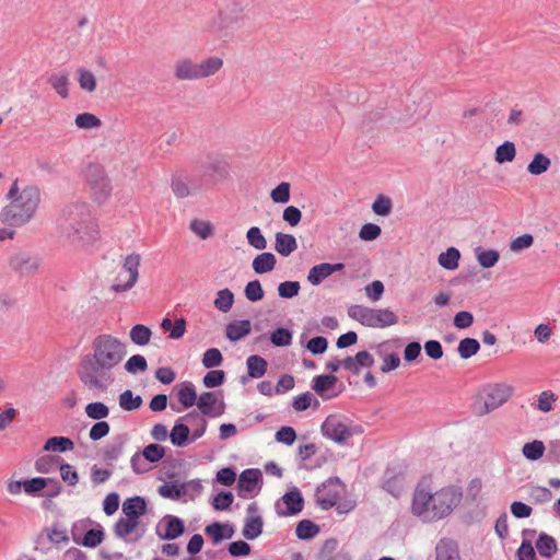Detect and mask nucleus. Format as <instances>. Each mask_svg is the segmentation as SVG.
<instances>
[{
	"instance_id": "nucleus-1",
	"label": "nucleus",
	"mask_w": 560,
	"mask_h": 560,
	"mask_svg": "<svg viewBox=\"0 0 560 560\" xmlns=\"http://www.w3.org/2000/svg\"><path fill=\"white\" fill-rule=\"evenodd\" d=\"M91 349L79 364L78 376L90 390L106 393L115 382L113 371L127 355V346L110 334H101L93 339Z\"/></svg>"
},
{
	"instance_id": "nucleus-2",
	"label": "nucleus",
	"mask_w": 560,
	"mask_h": 560,
	"mask_svg": "<svg viewBox=\"0 0 560 560\" xmlns=\"http://www.w3.org/2000/svg\"><path fill=\"white\" fill-rule=\"evenodd\" d=\"M460 488L448 486L435 492L418 486L413 492L411 511L423 522H435L448 516L462 502Z\"/></svg>"
},
{
	"instance_id": "nucleus-3",
	"label": "nucleus",
	"mask_w": 560,
	"mask_h": 560,
	"mask_svg": "<svg viewBox=\"0 0 560 560\" xmlns=\"http://www.w3.org/2000/svg\"><path fill=\"white\" fill-rule=\"evenodd\" d=\"M57 228L60 234L74 245L90 243L97 235V224L86 202L66 206L57 220Z\"/></svg>"
},
{
	"instance_id": "nucleus-4",
	"label": "nucleus",
	"mask_w": 560,
	"mask_h": 560,
	"mask_svg": "<svg viewBox=\"0 0 560 560\" xmlns=\"http://www.w3.org/2000/svg\"><path fill=\"white\" fill-rule=\"evenodd\" d=\"M11 200L0 212L2 223L10 226H22L31 221L39 203V190L36 187L28 186L19 192L15 182L8 192Z\"/></svg>"
},
{
	"instance_id": "nucleus-5",
	"label": "nucleus",
	"mask_w": 560,
	"mask_h": 560,
	"mask_svg": "<svg viewBox=\"0 0 560 560\" xmlns=\"http://www.w3.org/2000/svg\"><path fill=\"white\" fill-rule=\"evenodd\" d=\"M243 20V8L237 3H233L219 10L217 15L207 22L205 31L219 38H230L234 35Z\"/></svg>"
},
{
	"instance_id": "nucleus-6",
	"label": "nucleus",
	"mask_w": 560,
	"mask_h": 560,
	"mask_svg": "<svg viewBox=\"0 0 560 560\" xmlns=\"http://www.w3.org/2000/svg\"><path fill=\"white\" fill-rule=\"evenodd\" d=\"M350 318L372 328H385L396 325L398 317L388 308H370L363 305H352L348 310Z\"/></svg>"
},
{
	"instance_id": "nucleus-7",
	"label": "nucleus",
	"mask_w": 560,
	"mask_h": 560,
	"mask_svg": "<svg viewBox=\"0 0 560 560\" xmlns=\"http://www.w3.org/2000/svg\"><path fill=\"white\" fill-rule=\"evenodd\" d=\"M320 429L325 438L336 443H343L362 433L361 427L354 425L349 418L341 415H329Z\"/></svg>"
},
{
	"instance_id": "nucleus-8",
	"label": "nucleus",
	"mask_w": 560,
	"mask_h": 560,
	"mask_svg": "<svg viewBox=\"0 0 560 560\" xmlns=\"http://www.w3.org/2000/svg\"><path fill=\"white\" fill-rule=\"evenodd\" d=\"M85 179L92 199L98 205L105 203L112 195V183L105 168L100 164H90L85 171Z\"/></svg>"
},
{
	"instance_id": "nucleus-9",
	"label": "nucleus",
	"mask_w": 560,
	"mask_h": 560,
	"mask_svg": "<svg viewBox=\"0 0 560 560\" xmlns=\"http://www.w3.org/2000/svg\"><path fill=\"white\" fill-rule=\"evenodd\" d=\"M513 394V387L504 383L486 385L480 392L481 402L478 406L479 415H487L506 402Z\"/></svg>"
},
{
	"instance_id": "nucleus-10",
	"label": "nucleus",
	"mask_w": 560,
	"mask_h": 560,
	"mask_svg": "<svg viewBox=\"0 0 560 560\" xmlns=\"http://www.w3.org/2000/svg\"><path fill=\"white\" fill-rule=\"evenodd\" d=\"M141 257L139 254H130L125 257L121 270L115 278L112 289L115 292H126L132 289L139 278Z\"/></svg>"
},
{
	"instance_id": "nucleus-11",
	"label": "nucleus",
	"mask_w": 560,
	"mask_h": 560,
	"mask_svg": "<svg viewBox=\"0 0 560 560\" xmlns=\"http://www.w3.org/2000/svg\"><path fill=\"white\" fill-rule=\"evenodd\" d=\"M229 174V164L226 160L217 153L208 154L206 160L199 165V177L205 185L214 184L225 178Z\"/></svg>"
},
{
	"instance_id": "nucleus-12",
	"label": "nucleus",
	"mask_w": 560,
	"mask_h": 560,
	"mask_svg": "<svg viewBox=\"0 0 560 560\" xmlns=\"http://www.w3.org/2000/svg\"><path fill=\"white\" fill-rule=\"evenodd\" d=\"M38 253L30 249H19L9 258L10 268L22 277H28L37 272L42 265Z\"/></svg>"
},
{
	"instance_id": "nucleus-13",
	"label": "nucleus",
	"mask_w": 560,
	"mask_h": 560,
	"mask_svg": "<svg viewBox=\"0 0 560 560\" xmlns=\"http://www.w3.org/2000/svg\"><path fill=\"white\" fill-rule=\"evenodd\" d=\"M342 492L343 485L339 478H329L317 487L316 502L322 509L328 510L336 505Z\"/></svg>"
},
{
	"instance_id": "nucleus-14",
	"label": "nucleus",
	"mask_w": 560,
	"mask_h": 560,
	"mask_svg": "<svg viewBox=\"0 0 560 560\" xmlns=\"http://www.w3.org/2000/svg\"><path fill=\"white\" fill-rule=\"evenodd\" d=\"M171 187L177 198H186L197 195L206 185L200 177L197 178L186 174H176L172 178Z\"/></svg>"
},
{
	"instance_id": "nucleus-15",
	"label": "nucleus",
	"mask_w": 560,
	"mask_h": 560,
	"mask_svg": "<svg viewBox=\"0 0 560 560\" xmlns=\"http://www.w3.org/2000/svg\"><path fill=\"white\" fill-rule=\"evenodd\" d=\"M304 506V499L301 491L293 487L284 493L275 504L276 512L279 516H289L299 514Z\"/></svg>"
},
{
	"instance_id": "nucleus-16",
	"label": "nucleus",
	"mask_w": 560,
	"mask_h": 560,
	"mask_svg": "<svg viewBox=\"0 0 560 560\" xmlns=\"http://www.w3.org/2000/svg\"><path fill=\"white\" fill-rule=\"evenodd\" d=\"M246 512L247 515L242 534L246 539L253 540L261 535L264 522L261 516L258 514L257 503L253 502L248 504Z\"/></svg>"
},
{
	"instance_id": "nucleus-17",
	"label": "nucleus",
	"mask_w": 560,
	"mask_h": 560,
	"mask_svg": "<svg viewBox=\"0 0 560 560\" xmlns=\"http://www.w3.org/2000/svg\"><path fill=\"white\" fill-rule=\"evenodd\" d=\"M197 406L203 416L217 417L224 412V402L212 392L202 393L197 399Z\"/></svg>"
},
{
	"instance_id": "nucleus-18",
	"label": "nucleus",
	"mask_w": 560,
	"mask_h": 560,
	"mask_svg": "<svg viewBox=\"0 0 560 560\" xmlns=\"http://www.w3.org/2000/svg\"><path fill=\"white\" fill-rule=\"evenodd\" d=\"M260 480L261 471L259 469L248 468L243 470L238 478V495L247 498L248 493L260 490Z\"/></svg>"
},
{
	"instance_id": "nucleus-19",
	"label": "nucleus",
	"mask_w": 560,
	"mask_h": 560,
	"mask_svg": "<svg viewBox=\"0 0 560 560\" xmlns=\"http://www.w3.org/2000/svg\"><path fill=\"white\" fill-rule=\"evenodd\" d=\"M197 61L189 57L178 58L173 67V74L177 81H198Z\"/></svg>"
},
{
	"instance_id": "nucleus-20",
	"label": "nucleus",
	"mask_w": 560,
	"mask_h": 560,
	"mask_svg": "<svg viewBox=\"0 0 560 560\" xmlns=\"http://www.w3.org/2000/svg\"><path fill=\"white\" fill-rule=\"evenodd\" d=\"M345 267L343 264H329L322 262L312 267L307 275V281L313 285L320 284L325 279L330 277L334 272L342 270Z\"/></svg>"
},
{
	"instance_id": "nucleus-21",
	"label": "nucleus",
	"mask_w": 560,
	"mask_h": 560,
	"mask_svg": "<svg viewBox=\"0 0 560 560\" xmlns=\"http://www.w3.org/2000/svg\"><path fill=\"white\" fill-rule=\"evenodd\" d=\"M223 65V59L214 55L197 61L198 81L215 75Z\"/></svg>"
},
{
	"instance_id": "nucleus-22",
	"label": "nucleus",
	"mask_w": 560,
	"mask_h": 560,
	"mask_svg": "<svg viewBox=\"0 0 560 560\" xmlns=\"http://www.w3.org/2000/svg\"><path fill=\"white\" fill-rule=\"evenodd\" d=\"M374 364V358L368 351H359L354 357H347L342 366L354 375L360 374L361 368H370Z\"/></svg>"
},
{
	"instance_id": "nucleus-23",
	"label": "nucleus",
	"mask_w": 560,
	"mask_h": 560,
	"mask_svg": "<svg viewBox=\"0 0 560 560\" xmlns=\"http://www.w3.org/2000/svg\"><path fill=\"white\" fill-rule=\"evenodd\" d=\"M435 560H460L458 545L451 538H442L435 547Z\"/></svg>"
},
{
	"instance_id": "nucleus-24",
	"label": "nucleus",
	"mask_w": 560,
	"mask_h": 560,
	"mask_svg": "<svg viewBox=\"0 0 560 560\" xmlns=\"http://www.w3.org/2000/svg\"><path fill=\"white\" fill-rule=\"evenodd\" d=\"M122 513L128 518L139 521L147 513L145 500L138 495L126 499L122 503Z\"/></svg>"
},
{
	"instance_id": "nucleus-25",
	"label": "nucleus",
	"mask_w": 560,
	"mask_h": 560,
	"mask_svg": "<svg viewBox=\"0 0 560 560\" xmlns=\"http://www.w3.org/2000/svg\"><path fill=\"white\" fill-rule=\"evenodd\" d=\"M206 535H208L214 545H219L223 539H230L234 535V528L231 524L212 523L206 526Z\"/></svg>"
},
{
	"instance_id": "nucleus-26",
	"label": "nucleus",
	"mask_w": 560,
	"mask_h": 560,
	"mask_svg": "<svg viewBox=\"0 0 560 560\" xmlns=\"http://www.w3.org/2000/svg\"><path fill=\"white\" fill-rule=\"evenodd\" d=\"M252 324L248 319L233 320L226 325L225 336L230 341H238L249 335Z\"/></svg>"
},
{
	"instance_id": "nucleus-27",
	"label": "nucleus",
	"mask_w": 560,
	"mask_h": 560,
	"mask_svg": "<svg viewBox=\"0 0 560 560\" xmlns=\"http://www.w3.org/2000/svg\"><path fill=\"white\" fill-rule=\"evenodd\" d=\"M298 248L296 238L292 234L278 232L275 235V249L283 257L290 256Z\"/></svg>"
},
{
	"instance_id": "nucleus-28",
	"label": "nucleus",
	"mask_w": 560,
	"mask_h": 560,
	"mask_svg": "<svg viewBox=\"0 0 560 560\" xmlns=\"http://www.w3.org/2000/svg\"><path fill=\"white\" fill-rule=\"evenodd\" d=\"M276 264V256L272 253L265 252L254 258L252 267L256 273L262 275L272 271Z\"/></svg>"
},
{
	"instance_id": "nucleus-29",
	"label": "nucleus",
	"mask_w": 560,
	"mask_h": 560,
	"mask_svg": "<svg viewBox=\"0 0 560 560\" xmlns=\"http://www.w3.org/2000/svg\"><path fill=\"white\" fill-rule=\"evenodd\" d=\"M164 520H165V533L164 534L159 533V536L162 539L172 540V539L179 537L184 533L185 527H184V523L180 518L173 516V515H167Z\"/></svg>"
},
{
	"instance_id": "nucleus-30",
	"label": "nucleus",
	"mask_w": 560,
	"mask_h": 560,
	"mask_svg": "<svg viewBox=\"0 0 560 560\" xmlns=\"http://www.w3.org/2000/svg\"><path fill=\"white\" fill-rule=\"evenodd\" d=\"M48 83L56 91V93L62 97L68 98L69 96V74L66 71L52 73L48 78Z\"/></svg>"
},
{
	"instance_id": "nucleus-31",
	"label": "nucleus",
	"mask_w": 560,
	"mask_h": 560,
	"mask_svg": "<svg viewBox=\"0 0 560 560\" xmlns=\"http://www.w3.org/2000/svg\"><path fill=\"white\" fill-rule=\"evenodd\" d=\"M246 366L249 377L260 378L266 374L268 363L262 357L253 354L247 358Z\"/></svg>"
},
{
	"instance_id": "nucleus-32",
	"label": "nucleus",
	"mask_w": 560,
	"mask_h": 560,
	"mask_svg": "<svg viewBox=\"0 0 560 560\" xmlns=\"http://www.w3.org/2000/svg\"><path fill=\"white\" fill-rule=\"evenodd\" d=\"M179 421L180 420L178 419V421L173 427L170 433V439L173 445L177 447H184L190 442V430L187 424L182 423Z\"/></svg>"
},
{
	"instance_id": "nucleus-33",
	"label": "nucleus",
	"mask_w": 560,
	"mask_h": 560,
	"mask_svg": "<svg viewBox=\"0 0 560 560\" xmlns=\"http://www.w3.org/2000/svg\"><path fill=\"white\" fill-rule=\"evenodd\" d=\"M159 494L162 498L171 499V500H179L182 497L187 493V485H176L174 482H164L158 489Z\"/></svg>"
},
{
	"instance_id": "nucleus-34",
	"label": "nucleus",
	"mask_w": 560,
	"mask_h": 560,
	"mask_svg": "<svg viewBox=\"0 0 560 560\" xmlns=\"http://www.w3.org/2000/svg\"><path fill=\"white\" fill-rule=\"evenodd\" d=\"M73 448V441L66 436L49 438L44 445V451L46 452L65 453L68 451H72Z\"/></svg>"
},
{
	"instance_id": "nucleus-35",
	"label": "nucleus",
	"mask_w": 560,
	"mask_h": 560,
	"mask_svg": "<svg viewBox=\"0 0 560 560\" xmlns=\"http://www.w3.org/2000/svg\"><path fill=\"white\" fill-rule=\"evenodd\" d=\"M536 548L541 557L551 558L557 551V544L552 536L542 533L536 540Z\"/></svg>"
},
{
	"instance_id": "nucleus-36",
	"label": "nucleus",
	"mask_w": 560,
	"mask_h": 560,
	"mask_svg": "<svg viewBox=\"0 0 560 560\" xmlns=\"http://www.w3.org/2000/svg\"><path fill=\"white\" fill-rule=\"evenodd\" d=\"M179 402L185 407L189 408L197 405V393L195 386L190 382H185L177 392Z\"/></svg>"
},
{
	"instance_id": "nucleus-37",
	"label": "nucleus",
	"mask_w": 560,
	"mask_h": 560,
	"mask_svg": "<svg viewBox=\"0 0 560 560\" xmlns=\"http://www.w3.org/2000/svg\"><path fill=\"white\" fill-rule=\"evenodd\" d=\"M161 327L163 330L170 331L171 339L176 340L184 336L186 331V320L180 317L173 323L170 318H164L161 323Z\"/></svg>"
},
{
	"instance_id": "nucleus-38",
	"label": "nucleus",
	"mask_w": 560,
	"mask_h": 560,
	"mask_svg": "<svg viewBox=\"0 0 560 560\" xmlns=\"http://www.w3.org/2000/svg\"><path fill=\"white\" fill-rule=\"evenodd\" d=\"M460 253L455 247H450L439 255L438 261L441 267L447 270H455L458 267Z\"/></svg>"
},
{
	"instance_id": "nucleus-39",
	"label": "nucleus",
	"mask_w": 560,
	"mask_h": 560,
	"mask_svg": "<svg viewBox=\"0 0 560 560\" xmlns=\"http://www.w3.org/2000/svg\"><path fill=\"white\" fill-rule=\"evenodd\" d=\"M151 336V329L142 324L135 325L129 332L131 341L137 346L148 345L150 342Z\"/></svg>"
},
{
	"instance_id": "nucleus-40",
	"label": "nucleus",
	"mask_w": 560,
	"mask_h": 560,
	"mask_svg": "<svg viewBox=\"0 0 560 560\" xmlns=\"http://www.w3.org/2000/svg\"><path fill=\"white\" fill-rule=\"evenodd\" d=\"M233 303L234 294L228 288L218 291L217 298L213 301L214 307L222 313H228L232 308Z\"/></svg>"
},
{
	"instance_id": "nucleus-41",
	"label": "nucleus",
	"mask_w": 560,
	"mask_h": 560,
	"mask_svg": "<svg viewBox=\"0 0 560 560\" xmlns=\"http://www.w3.org/2000/svg\"><path fill=\"white\" fill-rule=\"evenodd\" d=\"M551 161L544 153H536L527 166V171L532 175H540L548 171Z\"/></svg>"
},
{
	"instance_id": "nucleus-42",
	"label": "nucleus",
	"mask_w": 560,
	"mask_h": 560,
	"mask_svg": "<svg viewBox=\"0 0 560 560\" xmlns=\"http://www.w3.org/2000/svg\"><path fill=\"white\" fill-rule=\"evenodd\" d=\"M546 446L542 441L534 440L523 445L522 453L528 460H538L542 457Z\"/></svg>"
},
{
	"instance_id": "nucleus-43",
	"label": "nucleus",
	"mask_w": 560,
	"mask_h": 560,
	"mask_svg": "<svg viewBox=\"0 0 560 560\" xmlns=\"http://www.w3.org/2000/svg\"><path fill=\"white\" fill-rule=\"evenodd\" d=\"M74 124L79 129L91 130L102 126L101 119L92 113H81L74 118Z\"/></svg>"
},
{
	"instance_id": "nucleus-44",
	"label": "nucleus",
	"mask_w": 560,
	"mask_h": 560,
	"mask_svg": "<svg viewBox=\"0 0 560 560\" xmlns=\"http://www.w3.org/2000/svg\"><path fill=\"white\" fill-rule=\"evenodd\" d=\"M476 258L482 268H491L499 261L500 254L495 249H482L478 247L476 249Z\"/></svg>"
},
{
	"instance_id": "nucleus-45",
	"label": "nucleus",
	"mask_w": 560,
	"mask_h": 560,
	"mask_svg": "<svg viewBox=\"0 0 560 560\" xmlns=\"http://www.w3.org/2000/svg\"><path fill=\"white\" fill-rule=\"evenodd\" d=\"M142 398L139 395H133L130 389L122 392L119 395V406L126 411H133L141 407Z\"/></svg>"
},
{
	"instance_id": "nucleus-46",
	"label": "nucleus",
	"mask_w": 560,
	"mask_h": 560,
	"mask_svg": "<svg viewBox=\"0 0 560 560\" xmlns=\"http://www.w3.org/2000/svg\"><path fill=\"white\" fill-rule=\"evenodd\" d=\"M138 525L139 521L121 517L116 522L114 533L117 537L126 539L138 527Z\"/></svg>"
},
{
	"instance_id": "nucleus-47",
	"label": "nucleus",
	"mask_w": 560,
	"mask_h": 560,
	"mask_svg": "<svg viewBox=\"0 0 560 560\" xmlns=\"http://www.w3.org/2000/svg\"><path fill=\"white\" fill-rule=\"evenodd\" d=\"M77 74L79 86L83 91L92 93L96 90V79L92 71L84 68H79L77 70Z\"/></svg>"
},
{
	"instance_id": "nucleus-48",
	"label": "nucleus",
	"mask_w": 560,
	"mask_h": 560,
	"mask_svg": "<svg viewBox=\"0 0 560 560\" xmlns=\"http://www.w3.org/2000/svg\"><path fill=\"white\" fill-rule=\"evenodd\" d=\"M61 458L59 456H42L35 462V469L40 474H50L59 466Z\"/></svg>"
},
{
	"instance_id": "nucleus-49",
	"label": "nucleus",
	"mask_w": 560,
	"mask_h": 560,
	"mask_svg": "<svg viewBox=\"0 0 560 560\" xmlns=\"http://www.w3.org/2000/svg\"><path fill=\"white\" fill-rule=\"evenodd\" d=\"M515 155L516 149L512 141H505L495 149V161L500 164L512 162Z\"/></svg>"
},
{
	"instance_id": "nucleus-50",
	"label": "nucleus",
	"mask_w": 560,
	"mask_h": 560,
	"mask_svg": "<svg viewBox=\"0 0 560 560\" xmlns=\"http://www.w3.org/2000/svg\"><path fill=\"white\" fill-rule=\"evenodd\" d=\"M480 349V343L475 338H464L458 343V354L462 359H469L475 355Z\"/></svg>"
},
{
	"instance_id": "nucleus-51",
	"label": "nucleus",
	"mask_w": 560,
	"mask_h": 560,
	"mask_svg": "<svg viewBox=\"0 0 560 560\" xmlns=\"http://www.w3.org/2000/svg\"><path fill=\"white\" fill-rule=\"evenodd\" d=\"M319 532L318 525L310 520H302L298 523L295 534L300 539H311Z\"/></svg>"
},
{
	"instance_id": "nucleus-52",
	"label": "nucleus",
	"mask_w": 560,
	"mask_h": 560,
	"mask_svg": "<svg viewBox=\"0 0 560 560\" xmlns=\"http://www.w3.org/2000/svg\"><path fill=\"white\" fill-rule=\"evenodd\" d=\"M337 383L334 375H317L313 378L312 388L323 397L324 393Z\"/></svg>"
},
{
	"instance_id": "nucleus-53",
	"label": "nucleus",
	"mask_w": 560,
	"mask_h": 560,
	"mask_svg": "<svg viewBox=\"0 0 560 560\" xmlns=\"http://www.w3.org/2000/svg\"><path fill=\"white\" fill-rule=\"evenodd\" d=\"M556 320L551 323H540L534 329V337L538 343H548L552 337Z\"/></svg>"
},
{
	"instance_id": "nucleus-54",
	"label": "nucleus",
	"mask_w": 560,
	"mask_h": 560,
	"mask_svg": "<svg viewBox=\"0 0 560 560\" xmlns=\"http://www.w3.org/2000/svg\"><path fill=\"white\" fill-rule=\"evenodd\" d=\"M52 478L35 477L24 480V492L28 495H36L39 491L46 488Z\"/></svg>"
},
{
	"instance_id": "nucleus-55",
	"label": "nucleus",
	"mask_w": 560,
	"mask_h": 560,
	"mask_svg": "<svg viewBox=\"0 0 560 560\" xmlns=\"http://www.w3.org/2000/svg\"><path fill=\"white\" fill-rule=\"evenodd\" d=\"M85 413L89 418L93 420H102L108 417L109 409L105 404L101 401H95L90 402L85 406Z\"/></svg>"
},
{
	"instance_id": "nucleus-56",
	"label": "nucleus",
	"mask_w": 560,
	"mask_h": 560,
	"mask_svg": "<svg viewBox=\"0 0 560 560\" xmlns=\"http://www.w3.org/2000/svg\"><path fill=\"white\" fill-rule=\"evenodd\" d=\"M247 242L255 249L264 250L267 247V241L258 226H252L246 233Z\"/></svg>"
},
{
	"instance_id": "nucleus-57",
	"label": "nucleus",
	"mask_w": 560,
	"mask_h": 560,
	"mask_svg": "<svg viewBox=\"0 0 560 560\" xmlns=\"http://www.w3.org/2000/svg\"><path fill=\"white\" fill-rule=\"evenodd\" d=\"M165 456V448L160 444H149L142 451V457L152 464L160 462Z\"/></svg>"
},
{
	"instance_id": "nucleus-58",
	"label": "nucleus",
	"mask_w": 560,
	"mask_h": 560,
	"mask_svg": "<svg viewBox=\"0 0 560 560\" xmlns=\"http://www.w3.org/2000/svg\"><path fill=\"white\" fill-rule=\"evenodd\" d=\"M189 228L201 240H207L213 235V226L210 222L207 221L192 220Z\"/></svg>"
},
{
	"instance_id": "nucleus-59",
	"label": "nucleus",
	"mask_w": 560,
	"mask_h": 560,
	"mask_svg": "<svg viewBox=\"0 0 560 560\" xmlns=\"http://www.w3.org/2000/svg\"><path fill=\"white\" fill-rule=\"evenodd\" d=\"M270 341L276 347L290 346L292 342V332L287 328L279 327L271 332Z\"/></svg>"
},
{
	"instance_id": "nucleus-60",
	"label": "nucleus",
	"mask_w": 560,
	"mask_h": 560,
	"mask_svg": "<svg viewBox=\"0 0 560 560\" xmlns=\"http://www.w3.org/2000/svg\"><path fill=\"white\" fill-rule=\"evenodd\" d=\"M125 369L128 373L136 374L138 372L147 371L148 363L143 355L133 354L127 360Z\"/></svg>"
},
{
	"instance_id": "nucleus-61",
	"label": "nucleus",
	"mask_w": 560,
	"mask_h": 560,
	"mask_svg": "<svg viewBox=\"0 0 560 560\" xmlns=\"http://www.w3.org/2000/svg\"><path fill=\"white\" fill-rule=\"evenodd\" d=\"M557 400V395L551 390H544L537 398V410L541 412H549L552 410L553 402Z\"/></svg>"
},
{
	"instance_id": "nucleus-62",
	"label": "nucleus",
	"mask_w": 560,
	"mask_h": 560,
	"mask_svg": "<svg viewBox=\"0 0 560 560\" xmlns=\"http://www.w3.org/2000/svg\"><path fill=\"white\" fill-rule=\"evenodd\" d=\"M223 362L222 353L217 348L208 349L202 355V364L207 369L220 366Z\"/></svg>"
},
{
	"instance_id": "nucleus-63",
	"label": "nucleus",
	"mask_w": 560,
	"mask_h": 560,
	"mask_svg": "<svg viewBox=\"0 0 560 560\" xmlns=\"http://www.w3.org/2000/svg\"><path fill=\"white\" fill-rule=\"evenodd\" d=\"M270 197L276 203H287L290 200V184L287 182L280 183L271 190Z\"/></svg>"
},
{
	"instance_id": "nucleus-64",
	"label": "nucleus",
	"mask_w": 560,
	"mask_h": 560,
	"mask_svg": "<svg viewBox=\"0 0 560 560\" xmlns=\"http://www.w3.org/2000/svg\"><path fill=\"white\" fill-rule=\"evenodd\" d=\"M244 293L250 302H257L264 298V290L259 280L249 281L245 287Z\"/></svg>"
}]
</instances>
